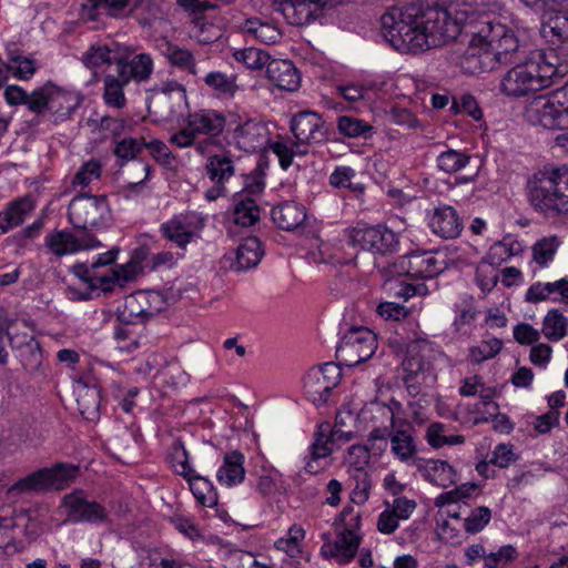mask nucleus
Masks as SVG:
<instances>
[{
    "mask_svg": "<svg viewBox=\"0 0 568 568\" xmlns=\"http://www.w3.org/2000/svg\"><path fill=\"white\" fill-rule=\"evenodd\" d=\"M203 81L221 98H233L239 89L235 77L227 75L220 71L207 73Z\"/></svg>",
    "mask_w": 568,
    "mask_h": 568,
    "instance_id": "45",
    "label": "nucleus"
},
{
    "mask_svg": "<svg viewBox=\"0 0 568 568\" xmlns=\"http://www.w3.org/2000/svg\"><path fill=\"white\" fill-rule=\"evenodd\" d=\"M244 462L245 457L240 450L226 453L216 474L220 485L233 487L241 484L245 478Z\"/></svg>",
    "mask_w": 568,
    "mask_h": 568,
    "instance_id": "31",
    "label": "nucleus"
},
{
    "mask_svg": "<svg viewBox=\"0 0 568 568\" xmlns=\"http://www.w3.org/2000/svg\"><path fill=\"white\" fill-rule=\"evenodd\" d=\"M410 425L396 427L390 434V453L396 459L407 466H416L422 457L417 456V443Z\"/></svg>",
    "mask_w": 568,
    "mask_h": 568,
    "instance_id": "21",
    "label": "nucleus"
},
{
    "mask_svg": "<svg viewBox=\"0 0 568 568\" xmlns=\"http://www.w3.org/2000/svg\"><path fill=\"white\" fill-rule=\"evenodd\" d=\"M429 227L442 239H456L463 231V222L457 211L447 204L434 209L429 216Z\"/></svg>",
    "mask_w": 568,
    "mask_h": 568,
    "instance_id": "23",
    "label": "nucleus"
},
{
    "mask_svg": "<svg viewBox=\"0 0 568 568\" xmlns=\"http://www.w3.org/2000/svg\"><path fill=\"white\" fill-rule=\"evenodd\" d=\"M505 24L494 23L486 21L481 28L476 32L469 41L468 48L481 49L483 51L494 50L495 44L499 43L501 39L509 31Z\"/></svg>",
    "mask_w": 568,
    "mask_h": 568,
    "instance_id": "33",
    "label": "nucleus"
},
{
    "mask_svg": "<svg viewBox=\"0 0 568 568\" xmlns=\"http://www.w3.org/2000/svg\"><path fill=\"white\" fill-rule=\"evenodd\" d=\"M518 50V39L509 30L501 41L495 44L493 51L481 52V49L467 48L463 64L470 73L491 71L498 63H517L516 54Z\"/></svg>",
    "mask_w": 568,
    "mask_h": 568,
    "instance_id": "8",
    "label": "nucleus"
},
{
    "mask_svg": "<svg viewBox=\"0 0 568 568\" xmlns=\"http://www.w3.org/2000/svg\"><path fill=\"white\" fill-rule=\"evenodd\" d=\"M170 463L175 473L185 477L194 473L190 465V456L181 440H175L169 455Z\"/></svg>",
    "mask_w": 568,
    "mask_h": 568,
    "instance_id": "55",
    "label": "nucleus"
},
{
    "mask_svg": "<svg viewBox=\"0 0 568 568\" xmlns=\"http://www.w3.org/2000/svg\"><path fill=\"white\" fill-rule=\"evenodd\" d=\"M226 118L211 109H203L189 113L185 125L170 138V143L181 148H190L200 136H219L225 125Z\"/></svg>",
    "mask_w": 568,
    "mask_h": 568,
    "instance_id": "7",
    "label": "nucleus"
},
{
    "mask_svg": "<svg viewBox=\"0 0 568 568\" xmlns=\"http://www.w3.org/2000/svg\"><path fill=\"white\" fill-rule=\"evenodd\" d=\"M526 118L534 125L548 130L568 129V108L551 98L536 97L526 108Z\"/></svg>",
    "mask_w": 568,
    "mask_h": 568,
    "instance_id": "14",
    "label": "nucleus"
},
{
    "mask_svg": "<svg viewBox=\"0 0 568 568\" xmlns=\"http://www.w3.org/2000/svg\"><path fill=\"white\" fill-rule=\"evenodd\" d=\"M72 273L87 283L91 290H102L103 292H111L116 282V276L113 267L108 268L101 276L90 273L87 270V263H78L72 266Z\"/></svg>",
    "mask_w": 568,
    "mask_h": 568,
    "instance_id": "37",
    "label": "nucleus"
},
{
    "mask_svg": "<svg viewBox=\"0 0 568 568\" xmlns=\"http://www.w3.org/2000/svg\"><path fill=\"white\" fill-rule=\"evenodd\" d=\"M531 207L546 219L568 220V166H544L527 183Z\"/></svg>",
    "mask_w": 568,
    "mask_h": 568,
    "instance_id": "3",
    "label": "nucleus"
},
{
    "mask_svg": "<svg viewBox=\"0 0 568 568\" xmlns=\"http://www.w3.org/2000/svg\"><path fill=\"white\" fill-rule=\"evenodd\" d=\"M68 220L74 229L101 230L111 223V210L105 195L80 194L68 206Z\"/></svg>",
    "mask_w": 568,
    "mask_h": 568,
    "instance_id": "4",
    "label": "nucleus"
},
{
    "mask_svg": "<svg viewBox=\"0 0 568 568\" xmlns=\"http://www.w3.org/2000/svg\"><path fill=\"white\" fill-rule=\"evenodd\" d=\"M565 72L566 67L558 63V57L552 50L537 51L503 77L500 90L508 97H524L551 85L554 80L562 78Z\"/></svg>",
    "mask_w": 568,
    "mask_h": 568,
    "instance_id": "2",
    "label": "nucleus"
},
{
    "mask_svg": "<svg viewBox=\"0 0 568 568\" xmlns=\"http://www.w3.org/2000/svg\"><path fill=\"white\" fill-rule=\"evenodd\" d=\"M331 453L332 448L329 445V439H327L322 433L317 434L314 443L311 446L312 459L308 460L304 467L305 473L317 474L322 469L318 460L328 457Z\"/></svg>",
    "mask_w": 568,
    "mask_h": 568,
    "instance_id": "51",
    "label": "nucleus"
},
{
    "mask_svg": "<svg viewBox=\"0 0 568 568\" xmlns=\"http://www.w3.org/2000/svg\"><path fill=\"white\" fill-rule=\"evenodd\" d=\"M130 325L134 323H121L114 327V338L118 342V348L125 352H132L139 347L136 335L132 332Z\"/></svg>",
    "mask_w": 568,
    "mask_h": 568,
    "instance_id": "62",
    "label": "nucleus"
},
{
    "mask_svg": "<svg viewBox=\"0 0 568 568\" xmlns=\"http://www.w3.org/2000/svg\"><path fill=\"white\" fill-rule=\"evenodd\" d=\"M470 161V156L464 152L448 149L437 156V168L448 174L464 169Z\"/></svg>",
    "mask_w": 568,
    "mask_h": 568,
    "instance_id": "50",
    "label": "nucleus"
},
{
    "mask_svg": "<svg viewBox=\"0 0 568 568\" xmlns=\"http://www.w3.org/2000/svg\"><path fill=\"white\" fill-rule=\"evenodd\" d=\"M521 252V245L511 237H504L501 241L494 243L486 256L489 265H500L510 257Z\"/></svg>",
    "mask_w": 568,
    "mask_h": 568,
    "instance_id": "44",
    "label": "nucleus"
},
{
    "mask_svg": "<svg viewBox=\"0 0 568 568\" xmlns=\"http://www.w3.org/2000/svg\"><path fill=\"white\" fill-rule=\"evenodd\" d=\"M161 54L168 59L169 63L180 70L186 71L192 75L197 74L196 62L193 53L171 41L163 40L158 44Z\"/></svg>",
    "mask_w": 568,
    "mask_h": 568,
    "instance_id": "32",
    "label": "nucleus"
},
{
    "mask_svg": "<svg viewBox=\"0 0 568 568\" xmlns=\"http://www.w3.org/2000/svg\"><path fill=\"white\" fill-rule=\"evenodd\" d=\"M8 69L20 80H27L36 72L34 61L9 51Z\"/></svg>",
    "mask_w": 568,
    "mask_h": 568,
    "instance_id": "57",
    "label": "nucleus"
},
{
    "mask_svg": "<svg viewBox=\"0 0 568 568\" xmlns=\"http://www.w3.org/2000/svg\"><path fill=\"white\" fill-rule=\"evenodd\" d=\"M193 22L196 28V31H194V38L199 43L211 44L221 38V30L214 24L204 23L201 18H195Z\"/></svg>",
    "mask_w": 568,
    "mask_h": 568,
    "instance_id": "64",
    "label": "nucleus"
},
{
    "mask_svg": "<svg viewBox=\"0 0 568 568\" xmlns=\"http://www.w3.org/2000/svg\"><path fill=\"white\" fill-rule=\"evenodd\" d=\"M206 217L201 213L189 211L174 215L160 226L162 235L178 247L185 248L204 229Z\"/></svg>",
    "mask_w": 568,
    "mask_h": 568,
    "instance_id": "15",
    "label": "nucleus"
},
{
    "mask_svg": "<svg viewBox=\"0 0 568 568\" xmlns=\"http://www.w3.org/2000/svg\"><path fill=\"white\" fill-rule=\"evenodd\" d=\"M359 525V513H356L351 506L344 507L335 520L337 537L332 555L339 562H348L355 557L361 544V536L357 534Z\"/></svg>",
    "mask_w": 568,
    "mask_h": 568,
    "instance_id": "12",
    "label": "nucleus"
},
{
    "mask_svg": "<svg viewBox=\"0 0 568 568\" xmlns=\"http://www.w3.org/2000/svg\"><path fill=\"white\" fill-rule=\"evenodd\" d=\"M143 149V141L133 138H125L115 142L114 155L118 158L120 165L124 162L133 160Z\"/></svg>",
    "mask_w": 568,
    "mask_h": 568,
    "instance_id": "61",
    "label": "nucleus"
},
{
    "mask_svg": "<svg viewBox=\"0 0 568 568\" xmlns=\"http://www.w3.org/2000/svg\"><path fill=\"white\" fill-rule=\"evenodd\" d=\"M266 77L278 89L291 92L296 91L301 83L300 73L290 60L271 59Z\"/></svg>",
    "mask_w": 568,
    "mask_h": 568,
    "instance_id": "28",
    "label": "nucleus"
},
{
    "mask_svg": "<svg viewBox=\"0 0 568 568\" xmlns=\"http://www.w3.org/2000/svg\"><path fill=\"white\" fill-rule=\"evenodd\" d=\"M78 474V466L58 463L52 467L38 469L19 479L8 489V494L45 491L51 489L63 490L77 478Z\"/></svg>",
    "mask_w": 568,
    "mask_h": 568,
    "instance_id": "5",
    "label": "nucleus"
},
{
    "mask_svg": "<svg viewBox=\"0 0 568 568\" xmlns=\"http://www.w3.org/2000/svg\"><path fill=\"white\" fill-rule=\"evenodd\" d=\"M445 433L446 426L444 424L432 423L426 429L425 439L433 448H439L445 445H460L465 442V437L462 435H446Z\"/></svg>",
    "mask_w": 568,
    "mask_h": 568,
    "instance_id": "46",
    "label": "nucleus"
},
{
    "mask_svg": "<svg viewBox=\"0 0 568 568\" xmlns=\"http://www.w3.org/2000/svg\"><path fill=\"white\" fill-rule=\"evenodd\" d=\"M129 84L116 72L115 74H106L103 78V101L108 106L114 109H123L126 105L124 88Z\"/></svg>",
    "mask_w": 568,
    "mask_h": 568,
    "instance_id": "38",
    "label": "nucleus"
},
{
    "mask_svg": "<svg viewBox=\"0 0 568 568\" xmlns=\"http://www.w3.org/2000/svg\"><path fill=\"white\" fill-rule=\"evenodd\" d=\"M148 111L156 121L171 122L183 115L185 87L175 80L164 81L148 91Z\"/></svg>",
    "mask_w": 568,
    "mask_h": 568,
    "instance_id": "6",
    "label": "nucleus"
},
{
    "mask_svg": "<svg viewBox=\"0 0 568 568\" xmlns=\"http://www.w3.org/2000/svg\"><path fill=\"white\" fill-rule=\"evenodd\" d=\"M44 245L55 257L72 255L80 251L92 250L102 246L101 242L89 232L77 236L69 230H53L47 233Z\"/></svg>",
    "mask_w": 568,
    "mask_h": 568,
    "instance_id": "18",
    "label": "nucleus"
},
{
    "mask_svg": "<svg viewBox=\"0 0 568 568\" xmlns=\"http://www.w3.org/2000/svg\"><path fill=\"white\" fill-rule=\"evenodd\" d=\"M34 209L36 203L30 195L10 201L0 212V235L22 225Z\"/></svg>",
    "mask_w": 568,
    "mask_h": 568,
    "instance_id": "25",
    "label": "nucleus"
},
{
    "mask_svg": "<svg viewBox=\"0 0 568 568\" xmlns=\"http://www.w3.org/2000/svg\"><path fill=\"white\" fill-rule=\"evenodd\" d=\"M60 507L64 511L65 520L72 524L101 525L110 521L105 507L95 500H89L82 489L64 495Z\"/></svg>",
    "mask_w": 568,
    "mask_h": 568,
    "instance_id": "11",
    "label": "nucleus"
},
{
    "mask_svg": "<svg viewBox=\"0 0 568 568\" xmlns=\"http://www.w3.org/2000/svg\"><path fill=\"white\" fill-rule=\"evenodd\" d=\"M355 176V171L349 166H337L329 175V184L334 187H346L352 192L361 194L364 192L365 186L359 183H353L352 179Z\"/></svg>",
    "mask_w": 568,
    "mask_h": 568,
    "instance_id": "56",
    "label": "nucleus"
},
{
    "mask_svg": "<svg viewBox=\"0 0 568 568\" xmlns=\"http://www.w3.org/2000/svg\"><path fill=\"white\" fill-rule=\"evenodd\" d=\"M369 462L371 453L367 446L353 445L348 448L347 455L345 457V465L347 466L349 474L366 471Z\"/></svg>",
    "mask_w": 568,
    "mask_h": 568,
    "instance_id": "53",
    "label": "nucleus"
},
{
    "mask_svg": "<svg viewBox=\"0 0 568 568\" xmlns=\"http://www.w3.org/2000/svg\"><path fill=\"white\" fill-rule=\"evenodd\" d=\"M503 341L499 338H489L481 341L479 345L469 348V359L475 364L483 363L494 358L501 349Z\"/></svg>",
    "mask_w": 568,
    "mask_h": 568,
    "instance_id": "54",
    "label": "nucleus"
},
{
    "mask_svg": "<svg viewBox=\"0 0 568 568\" xmlns=\"http://www.w3.org/2000/svg\"><path fill=\"white\" fill-rule=\"evenodd\" d=\"M378 347L377 336L366 327L348 329L336 347V358L346 367H354L373 357Z\"/></svg>",
    "mask_w": 568,
    "mask_h": 568,
    "instance_id": "9",
    "label": "nucleus"
},
{
    "mask_svg": "<svg viewBox=\"0 0 568 568\" xmlns=\"http://www.w3.org/2000/svg\"><path fill=\"white\" fill-rule=\"evenodd\" d=\"M151 297H156V295L146 292H136L129 295L124 301L123 308L118 314V321L143 324L158 312V310L151 307Z\"/></svg>",
    "mask_w": 568,
    "mask_h": 568,
    "instance_id": "22",
    "label": "nucleus"
},
{
    "mask_svg": "<svg viewBox=\"0 0 568 568\" xmlns=\"http://www.w3.org/2000/svg\"><path fill=\"white\" fill-rule=\"evenodd\" d=\"M101 170L102 165L98 160H89L83 163L75 173L72 185L81 187L88 186L91 182L100 179Z\"/></svg>",
    "mask_w": 568,
    "mask_h": 568,
    "instance_id": "59",
    "label": "nucleus"
},
{
    "mask_svg": "<svg viewBox=\"0 0 568 568\" xmlns=\"http://www.w3.org/2000/svg\"><path fill=\"white\" fill-rule=\"evenodd\" d=\"M83 101L81 93L68 91L53 84L49 111L55 115V120L65 121Z\"/></svg>",
    "mask_w": 568,
    "mask_h": 568,
    "instance_id": "29",
    "label": "nucleus"
},
{
    "mask_svg": "<svg viewBox=\"0 0 568 568\" xmlns=\"http://www.w3.org/2000/svg\"><path fill=\"white\" fill-rule=\"evenodd\" d=\"M278 4L286 21L292 26H306L314 21L326 7H334L342 0H273Z\"/></svg>",
    "mask_w": 568,
    "mask_h": 568,
    "instance_id": "19",
    "label": "nucleus"
},
{
    "mask_svg": "<svg viewBox=\"0 0 568 568\" xmlns=\"http://www.w3.org/2000/svg\"><path fill=\"white\" fill-rule=\"evenodd\" d=\"M304 537L305 530L298 525H293L288 529L287 537L275 541V548L284 551L292 558L297 557L302 551L301 542Z\"/></svg>",
    "mask_w": 568,
    "mask_h": 568,
    "instance_id": "52",
    "label": "nucleus"
},
{
    "mask_svg": "<svg viewBox=\"0 0 568 568\" xmlns=\"http://www.w3.org/2000/svg\"><path fill=\"white\" fill-rule=\"evenodd\" d=\"M410 278H433L445 270L446 262L438 257V252H415L408 255Z\"/></svg>",
    "mask_w": 568,
    "mask_h": 568,
    "instance_id": "27",
    "label": "nucleus"
},
{
    "mask_svg": "<svg viewBox=\"0 0 568 568\" xmlns=\"http://www.w3.org/2000/svg\"><path fill=\"white\" fill-rule=\"evenodd\" d=\"M341 376V368L334 363H325L311 368L304 377V390L307 398L315 405L326 403L332 389L338 385Z\"/></svg>",
    "mask_w": 568,
    "mask_h": 568,
    "instance_id": "13",
    "label": "nucleus"
},
{
    "mask_svg": "<svg viewBox=\"0 0 568 568\" xmlns=\"http://www.w3.org/2000/svg\"><path fill=\"white\" fill-rule=\"evenodd\" d=\"M227 125L235 146L242 151H261L270 141L267 125L245 114L229 113Z\"/></svg>",
    "mask_w": 568,
    "mask_h": 568,
    "instance_id": "10",
    "label": "nucleus"
},
{
    "mask_svg": "<svg viewBox=\"0 0 568 568\" xmlns=\"http://www.w3.org/2000/svg\"><path fill=\"white\" fill-rule=\"evenodd\" d=\"M518 557V551L513 545H505L497 551L490 552L485 557L487 568H503Z\"/></svg>",
    "mask_w": 568,
    "mask_h": 568,
    "instance_id": "63",
    "label": "nucleus"
},
{
    "mask_svg": "<svg viewBox=\"0 0 568 568\" xmlns=\"http://www.w3.org/2000/svg\"><path fill=\"white\" fill-rule=\"evenodd\" d=\"M568 318L558 310H550L542 321L541 332L550 342H559L567 335Z\"/></svg>",
    "mask_w": 568,
    "mask_h": 568,
    "instance_id": "43",
    "label": "nucleus"
},
{
    "mask_svg": "<svg viewBox=\"0 0 568 568\" xmlns=\"http://www.w3.org/2000/svg\"><path fill=\"white\" fill-rule=\"evenodd\" d=\"M382 32L400 52H419L454 40L462 24L443 8L393 7L381 18Z\"/></svg>",
    "mask_w": 568,
    "mask_h": 568,
    "instance_id": "1",
    "label": "nucleus"
},
{
    "mask_svg": "<svg viewBox=\"0 0 568 568\" xmlns=\"http://www.w3.org/2000/svg\"><path fill=\"white\" fill-rule=\"evenodd\" d=\"M491 519V510L486 506L474 508L464 521V528L468 534L481 531Z\"/></svg>",
    "mask_w": 568,
    "mask_h": 568,
    "instance_id": "58",
    "label": "nucleus"
},
{
    "mask_svg": "<svg viewBox=\"0 0 568 568\" xmlns=\"http://www.w3.org/2000/svg\"><path fill=\"white\" fill-rule=\"evenodd\" d=\"M322 116L313 111H301L291 120V131L301 142L318 143L325 140L326 129Z\"/></svg>",
    "mask_w": 568,
    "mask_h": 568,
    "instance_id": "20",
    "label": "nucleus"
},
{
    "mask_svg": "<svg viewBox=\"0 0 568 568\" xmlns=\"http://www.w3.org/2000/svg\"><path fill=\"white\" fill-rule=\"evenodd\" d=\"M122 47L119 43L92 44L83 54L82 62L89 69H98L104 64H115V58L120 57Z\"/></svg>",
    "mask_w": 568,
    "mask_h": 568,
    "instance_id": "35",
    "label": "nucleus"
},
{
    "mask_svg": "<svg viewBox=\"0 0 568 568\" xmlns=\"http://www.w3.org/2000/svg\"><path fill=\"white\" fill-rule=\"evenodd\" d=\"M53 83L48 82L42 88L34 90L31 94L27 95V102L29 110L34 113H41L44 110H49Z\"/></svg>",
    "mask_w": 568,
    "mask_h": 568,
    "instance_id": "60",
    "label": "nucleus"
},
{
    "mask_svg": "<svg viewBox=\"0 0 568 568\" xmlns=\"http://www.w3.org/2000/svg\"><path fill=\"white\" fill-rule=\"evenodd\" d=\"M260 219V207L255 200L246 194H239L234 201V223L244 227L255 224Z\"/></svg>",
    "mask_w": 568,
    "mask_h": 568,
    "instance_id": "39",
    "label": "nucleus"
},
{
    "mask_svg": "<svg viewBox=\"0 0 568 568\" xmlns=\"http://www.w3.org/2000/svg\"><path fill=\"white\" fill-rule=\"evenodd\" d=\"M263 256L262 243L257 237L245 239L236 248L234 256H224L223 263L230 264L235 272L255 267Z\"/></svg>",
    "mask_w": 568,
    "mask_h": 568,
    "instance_id": "24",
    "label": "nucleus"
},
{
    "mask_svg": "<svg viewBox=\"0 0 568 568\" xmlns=\"http://www.w3.org/2000/svg\"><path fill=\"white\" fill-rule=\"evenodd\" d=\"M233 57L237 62L243 63L250 70L267 69L271 61V57L266 51L254 47L236 50Z\"/></svg>",
    "mask_w": 568,
    "mask_h": 568,
    "instance_id": "47",
    "label": "nucleus"
},
{
    "mask_svg": "<svg viewBox=\"0 0 568 568\" xmlns=\"http://www.w3.org/2000/svg\"><path fill=\"white\" fill-rule=\"evenodd\" d=\"M243 31L265 44H274L282 38V32L278 28L271 23L262 22L258 19H247L243 24Z\"/></svg>",
    "mask_w": 568,
    "mask_h": 568,
    "instance_id": "42",
    "label": "nucleus"
},
{
    "mask_svg": "<svg viewBox=\"0 0 568 568\" xmlns=\"http://www.w3.org/2000/svg\"><path fill=\"white\" fill-rule=\"evenodd\" d=\"M274 223L284 231H294L301 226L306 219L305 206L294 202L285 201L271 211Z\"/></svg>",
    "mask_w": 568,
    "mask_h": 568,
    "instance_id": "30",
    "label": "nucleus"
},
{
    "mask_svg": "<svg viewBox=\"0 0 568 568\" xmlns=\"http://www.w3.org/2000/svg\"><path fill=\"white\" fill-rule=\"evenodd\" d=\"M561 244V239L555 234L538 239L531 246V262L538 268L548 267L554 262Z\"/></svg>",
    "mask_w": 568,
    "mask_h": 568,
    "instance_id": "36",
    "label": "nucleus"
},
{
    "mask_svg": "<svg viewBox=\"0 0 568 568\" xmlns=\"http://www.w3.org/2000/svg\"><path fill=\"white\" fill-rule=\"evenodd\" d=\"M351 243L376 254L393 253L397 250L396 233L385 226H357L351 231Z\"/></svg>",
    "mask_w": 568,
    "mask_h": 568,
    "instance_id": "17",
    "label": "nucleus"
},
{
    "mask_svg": "<svg viewBox=\"0 0 568 568\" xmlns=\"http://www.w3.org/2000/svg\"><path fill=\"white\" fill-rule=\"evenodd\" d=\"M205 172L214 184H224L235 173L231 153L222 152L210 155L205 164Z\"/></svg>",
    "mask_w": 568,
    "mask_h": 568,
    "instance_id": "34",
    "label": "nucleus"
},
{
    "mask_svg": "<svg viewBox=\"0 0 568 568\" xmlns=\"http://www.w3.org/2000/svg\"><path fill=\"white\" fill-rule=\"evenodd\" d=\"M134 52L132 47H122L120 57L115 58L116 72L129 83H145L154 72V60L150 53Z\"/></svg>",
    "mask_w": 568,
    "mask_h": 568,
    "instance_id": "16",
    "label": "nucleus"
},
{
    "mask_svg": "<svg viewBox=\"0 0 568 568\" xmlns=\"http://www.w3.org/2000/svg\"><path fill=\"white\" fill-rule=\"evenodd\" d=\"M415 468L425 480L443 488H447L457 481L456 470L446 460L422 458L417 462Z\"/></svg>",
    "mask_w": 568,
    "mask_h": 568,
    "instance_id": "26",
    "label": "nucleus"
},
{
    "mask_svg": "<svg viewBox=\"0 0 568 568\" xmlns=\"http://www.w3.org/2000/svg\"><path fill=\"white\" fill-rule=\"evenodd\" d=\"M356 422L355 415L349 409H341L336 414L335 424L331 432L329 444L336 440L348 442L354 436V430L349 427Z\"/></svg>",
    "mask_w": 568,
    "mask_h": 568,
    "instance_id": "49",
    "label": "nucleus"
},
{
    "mask_svg": "<svg viewBox=\"0 0 568 568\" xmlns=\"http://www.w3.org/2000/svg\"><path fill=\"white\" fill-rule=\"evenodd\" d=\"M184 478L187 479L193 496L202 506L214 507L217 504V494L209 479L195 474V471Z\"/></svg>",
    "mask_w": 568,
    "mask_h": 568,
    "instance_id": "41",
    "label": "nucleus"
},
{
    "mask_svg": "<svg viewBox=\"0 0 568 568\" xmlns=\"http://www.w3.org/2000/svg\"><path fill=\"white\" fill-rule=\"evenodd\" d=\"M400 408V403L392 399L390 404L372 403L363 414H371L369 420L375 425L395 424V409Z\"/></svg>",
    "mask_w": 568,
    "mask_h": 568,
    "instance_id": "48",
    "label": "nucleus"
},
{
    "mask_svg": "<svg viewBox=\"0 0 568 568\" xmlns=\"http://www.w3.org/2000/svg\"><path fill=\"white\" fill-rule=\"evenodd\" d=\"M336 125L338 133L348 139L362 138L366 140L375 132L374 126L368 122L352 115L338 116Z\"/></svg>",
    "mask_w": 568,
    "mask_h": 568,
    "instance_id": "40",
    "label": "nucleus"
}]
</instances>
